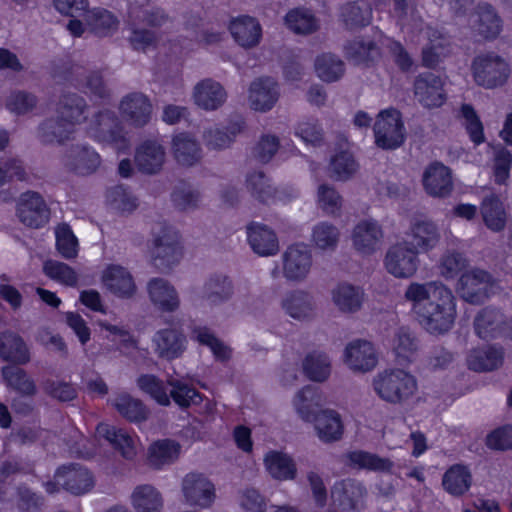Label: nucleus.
I'll return each instance as SVG.
<instances>
[{"mask_svg":"<svg viewBox=\"0 0 512 512\" xmlns=\"http://www.w3.org/2000/svg\"><path fill=\"white\" fill-rule=\"evenodd\" d=\"M472 477L469 470L462 465L451 466L443 475L444 489L454 496L464 494L471 486Z\"/></svg>","mask_w":512,"mask_h":512,"instance_id":"49","label":"nucleus"},{"mask_svg":"<svg viewBox=\"0 0 512 512\" xmlns=\"http://www.w3.org/2000/svg\"><path fill=\"white\" fill-rule=\"evenodd\" d=\"M281 306L285 313L298 321H308L315 316L313 296L303 290H295L285 295Z\"/></svg>","mask_w":512,"mask_h":512,"instance_id":"31","label":"nucleus"},{"mask_svg":"<svg viewBox=\"0 0 512 512\" xmlns=\"http://www.w3.org/2000/svg\"><path fill=\"white\" fill-rule=\"evenodd\" d=\"M54 478L63 489L75 496L87 494L95 486L92 472L79 464L60 467Z\"/></svg>","mask_w":512,"mask_h":512,"instance_id":"17","label":"nucleus"},{"mask_svg":"<svg viewBox=\"0 0 512 512\" xmlns=\"http://www.w3.org/2000/svg\"><path fill=\"white\" fill-rule=\"evenodd\" d=\"M344 464L352 470L390 473L394 466L389 458L365 450H353L344 455Z\"/></svg>","mask_w":512,"mask_h":512,"instance_id":"28","label":"nucleus"},{"mask_svg":"<svg viewBox=\"0 0 512 512\" xmlns=\"http://www.w3.org/2000/svg\"><path fill=\"white\" fill-rule=\"evenodd\" d=\"M86 100L77 94L60 99L55 117L47 118L37 128V137L44 144H63L73 138L76 126L85 119Z\"/></svg>","mask_w":512,"mask_h":512,"instance_id":"3","label":"nucleus"},{"mask_svg":"<svg viewBox=\"0 0 512 512\" xmlns=\"http://www.w3.org/2000/svg\"><path fill=\"white\" fill-rule=\"evenodd\" d=\"M247 235L252 250L258 255L271 256L278 252V238L267 225L253 222L247 226Z\"/></svg>","mask_w":512,"mask_h":512,"instance_id":"32","label":"nucleus"},{"mask_svg":"<svg viewBox=\"0 0 512 512\" xmlns=\"http://www.w3.org/2000/svg\"><path fill=\"white\" fill-rule=\"evenodd\" d=\"M120 111L130 124L143 127L150 121L152 105L143 93L132 92L121 100Z\"/></svg>","mask_w":512,"mask_h":512,"instance_id":"23","label":"nucleus"},{"mask_svg":"<svg viewBox=\"0 0 512 512\" xmlns=\"http://www.w3.org/2000/svg\"><path fill=\"white\" fill-rule=\"evenodd\" d=\"M285 23L296 34H310L318 28L316 18L306 9L291 10L285 17Z\"/></svg>","mask_w":512,"mask_h":512,"instance_id":"61","label":"nucleus"},{"mask_svg":"<svg viewBox=\"0 0 512 512\" xmlns=\"http://www.w3.org/2000/svg\"><path fill=\"white\" fill-rule=\"evenodd\" d=\"M374 134L380 148L394 150L400 147L405 140L401 113L394 108L381 111L374 124Z\"/></svg>","mask_w":512,"mask_h":512,"instance_id":"8","label":"nucleus"},{"mask_svg":"<svg viewBox=\"0 0 512 512\" xmlns=\"http://www.w3.org/2000/svg\"><path fill=\"white\" fill-rule=\"evenodd\" d=\"M394 12L402 30L407 34H423L428 43L421 53L422 65L426 68H436L450 53L449 36L429 25H425L417 9L406 0H393Z\"/></svg>","mask_w":512,"mask_h":512,"instance_id":"2","label":"nucleus"},{"mask_svg":"<svg viewBox=\"0 0 512 512\" xmlns=\"http://www.w3.org/2000/svg\"><path fill=\"white\" fill-rule=\"evenodd\" d=\"M412 303L419 324L430 334L442 335L450 331L457 316L456 297L441 282H413L405 291Z\"/></svg>","mask_w":512,"mask_h":512,"instance_id":"1","label":"nucleus"},{"mask_svg":"<svg viewBox=\"0 0 512 512\" xmlns=\"http://www.w3.org/2000/svg\"><path fill=\"white\" fill-rule=\"evenodd\" d=\"M113 407L130 422H141L148 418L149 410L139 399L121 393L112 400Z\"/></svg>","mask_w":512,"mask_h":512,"instance_id":"45","label":"nucleus"},{"mask_svg":"<svg viewBox=\"0 0 512 512\" xmlns=\"http://www.w3.org/2000/svg\"><path fill=\"white\" fill-rule=\"evenodd\" d=\"M503 350L494 346L474 349L467 358L468 367L477 372L492 371L503 363Z\"/></svg>","mask_w":512,"mask_h":512,"instance_id":"39","label":"nucleus"},{"mask_svg":"<svg viewBox=\"0 0 512 512\" xmlns=\"http://www.w3.org/2000/svg\"><path fill=\"white\" fill-rule=\"evenodd\" d=\"M481 215L487 228L494 232L505 228L507 214L502 201L495 195L487 196L481 203Z\"/></svg>","mask_w":512,"mask_h":512,"instance_id":"44","label":"nucleus"},{"mask_svg":"<svg viewBox=\"0 0 512 512\" xmlns=\"http://www.w3.org/2000/svg\"><path fill=\"white\" fill-rule=\"evenodd\" d=\"M339 238V229L328 222L318 223L312 231V241L320 250H334L338 245Z\"/></svg>","mask_w":512,"mask_h":512,"instance_id":"64","label":"nucleus"},{"mask_svg":"<svg viewBox=\"0 0 512 512\" xmlns=\"http://www.w3.org/2000/svg\"><path fill=\"white\" fill-rule=\"evenodd\" d=\"M341 16L348 29L366 26L372 18V9L365 0L349 3L342 8Z\"/></svg>","mask_w":512,"mask_h":512,"instance_id":"54","label":"nucleus"},{"mask_svg":"<svg viewBox=\"0 0 512 512\" xmlns=\"http://www.w3.org/2000/svg\"><path fill=\"white\" fill-rule=\"evenodd\" d=\"M474 25L480 35L486 39L496 38L502 28L501 19L489 4H480L476 11Z\"/></svg>","mask_w":512,"mask_h":512,"instance_id":"46","label":"nucleus"},{"mask_svg":"<svg viewBox=\"0 0 512 512\" xmlns=\"http://www.w3.org/2000/svg\"><path fill=\"white\" fill-rule=\"evenodd\" d=\"M414 96L425 108L441 107L446 101L444 82L432 72L421 73L414 80Z\"/></svg>","mask_w":512,"mask_h":512,"instance_id":"15","label":"nucleus"},{"mask_svg":"<svg viewBox=\"0 0 512 512\" xmlns=\"http://www.w3.org/2000/svg\"><path fill=\"white\" fill-rule=\"evenodd\" d=\"M234 294L231 279L223 274L211 275L203 284L200 297L210 306H218L229 301Z\"/></svg>","mask_w":512,"mask_h":512,"instance_id":"30","label":"nucleus"},{"mask_svg":"<svg viewBox=\"0 0 512 512\" xmlns=\"http://www.w3.org/2000/svg\"><path fill=\"white\" fill-rule=\"evenodd\" d=\"M49 209L43 197L34 191L20 195L17 202V216L26 226L40 228L49 221Z\"/></svg>","mask_w":512,"mask_h":512,"instance_id":"16","label":"nucleus"},{"mask_svg":"<svg viewBox=\"0 0 512 512\" xmlns=\"http://www.w3.org/2000/svg\"><path fill=\"white\" fill-rule=\"evenodd\" d=\"M293 404L298 415L310 421L314 418V408L320 405V395L315 387L307 385L297 392Z\"/></svg>","mask_w":512,"mask_h":512,"instance_id":"58","label":"nucleus"},{"mask_svg":"<svg viewBox=\"0 0 512 512\" xmlns=\"http://www.w3.org/2000/svg\"><path fill=\"white\" fill-rule=\"evenodd\" d=\"M2 376L6 384L20 394L25 396L35 395V382L24 369L17 366H5L2 368Z\"/></svg>","mask_w":512,"mask_h":512,"instance_id":"56","label":"nucleus"},{"mask_svg":"<svg viewBox=\"0 0 512 512\" xmlns=\"http://www.w3.org/2000/svg\"><path fill=\"white\" fill-rule=\"evenodd\" d=\"M226 98L227 93L223 86L211 78L203 79L193 89L195 104L207 111H213L221 107Z\"/></svg>","mask_w":512,"mask_h":512,"instance_id":"24","label":"nucleus"},{"mask_svg":"<svg viewBox=\"0 0 512 512\" xmlns=\"http://www.w3.org/2000/svg\"><path fill=\"white\" fill-rule=\"evenodd\" d=\"M368 491L363 482L346 478L336 481L331 488V496L343 511H356L363 507Z\"/></svg>","mask_w":512,"mask_h":512,"instance_id":"14","label":"nucleus"},{"mask_svg":"<svg viewBox=\"0 0 512 512\" xmlns=\"http://www.w3.org/2000/svg\"><path fill=\"white\" fill-rule=\"evenodd\" d=\"M131 501L138 512H160L162 507L160 493L148 484L137 486L131 495Z\"/></svg>","mask_w":512,"mask_h":512,"instance_id":"53","label":"nucleus"},{"mask_svg":"<svg viewBox=\"0 0 512 512\" xmlns=\"http://www.w3.org/2000/svg\"><path fill=\"white\" fill-rule=\"evenodd\" d=\"M85 23L97 36H108L118 29L119 21L109 10L95 7L85 13Z\"/></svg>","mask_w":512,"mask_h":512,"instance_id":"40","label":"nucleus"},{"mask_svg":"<svg viewBox=\"0 0 512 512\" xmlns=\"http://www.w3.org/2000/svg\"><path fill=\"white\" fill-rule=\"evenodd\" d=\"M471 69L475 83L485 89L502 87L511 75L509 62L495 52L477 55Z\"/></svg>","mask_w":512,"mask_h":512,"instance_id":"5","label":"nucleus"},{"mask_svg":"<svg viewBox=\"0 0 512 512\" xmlns=\"http://www.w3.org/2000/svg\"><path fill=\"white\" fill-rule=\"evenodd\" d=\"M502 325H506L503 314L493 308H484L474 320L476 334L482 339L501 336Z\"/></svg>","mask_w":512,"mask_h":512,"instance_id":"38","label":"nucleus"},{"mask_svg":"<svg viewBox=\"0 0 512 512\" xmlns=\"http://www.w3.org/2000/svg\"><path fill=\"white\" fill-rule=\"evenodd\" d=\"M304 374L314 382H324L331 374V359L322 352L309 353L303 361Z\"/></svg>","mask_w":512,"mask_h":512,"instance_id":"50","label":"nucleus"},{"mask_svg":"<svg viewBox=\"0 0 512 512\" xmlns=\"http://www.w3.org/2000/svg\"><path fill=\"white\" fill-rule=\"evenodd\" d=\"M329 170L335 180L346 181L358 170V164L348 151H341L331 158Z\"/></svg>","mask_w":512,"mask_h":512,"instance_id":"63","label":"nucleus"},{"mask_svg":"<svg viewBox=\"0 0 512 512\" xmlns=\"http://www.w3.org/2000/svg\"><path fill=\"white\" fill-rule=\"evenodd\" d=\"M104 287L120 298H131L136 292V284L132 274L123 266L109 265L102 274Z\"/></svg>","mask_w":512,"mask_h":512,"instance_id":"22","label":"nucleus"},{"mask_svg":"<svg viewBox=\"0 0 512 512\" xmlns=\"http://www.w3.org/2000/svg\"><path fill=\"white\" fill-rule=\"evenodd\" d=\"M264 464L268 473L275 479L290 480L296 475L295 463L284 453L268 452L264 458Z\"/></svg>","mask_w":512,"mask_h":512,"instance_id":"47","label":"nucleus"},{"mask_svg":"<svg viewBox=\"0 0 512 512\" xmlns=\"http://www.w3.org/2000/svg\"><path fill=\"white\" fill-rule=\"evenodd\" d=\"M129 19L134 24H143L153 28L164 27L171 21L165 9L158 6L133 7L129 11Z\"/></svg>","mask_w":512,"mask_h":512,"instance_id":"51","label":"nucleus"},{"mask_svg":"<svg viewBox=\"0 0 512 512\" xmlns=\"http://www.w3.org/2000/svg\"><path fill=\"white\" fill-rule=\"evenodd\" d=\"M87 133L98 142L111 144L118 151L129 148V140L114 111L104 109L96 113L89 121Z\"/></svg>","mask_w":512,"mask_h":512,"instance_id":"6","label":"nucleus"},{"mask_svg":"<svg viewBox=\"0 0 512 512\" xmlns=\"http://www.w3.org/2000/svg\"><path fill=\"white\" fill-rule=\"evenodd\" d=\"M152 256L154 265L164 271L177 264L182 257V246L178 232L166 225H160L153 239Z\"/></svg>","mask_w":512,"mask_h":512,"instance_id":"7","label":"nucleus"},{"mask_svg":"<svg viewBox=\"0 0 512 512\" xmlns=\"http://www.w3.org/2000/svg\"><path fill=\"white\" fill-rule=\"evenodd\" d=\"M315 429L324 442L337 441L342 437L343 424L338 412L323 410L315 416Z\"/></svg>","mask_w":512,"mask_h":512,"instance_id":"41","label":"nucleus"},{"mask_svg":"<svg viewBox=\"0 0 512 512\" xmlns=\"http://www.w3.org/2000/svg\"><path fill=\"white\" fill-rule=\"evenodd\" d=\"M246 188L252 197L262 203L287 201L298 196V191L293 187L274 188L270 179L262 171H253L247 174Z\"/></svg>","mask_w":512,"mask_h":512,"instance_id":"13","label":"nucleus"},{"mask_svg":"<svg viewBox=\"0 0 512 512\" xmlns=\"http://www.w3.org/2000/svg\"><path fill=\"white\" fill-rule=\"evenodd\" d=\"M151 301L162 311H175L180 304L175 288L165 279L154 278L148 283Z\"/></svg>","mask_w":512,"mask_h":512,"instance_id":"37","label":"nucleus"},{"mask_svg":"<svg viewBox=\"0 0 512 512\" xmlns=\"http://www.w3.org/2000/svg\"><path fill=\"white\" fill-rule=\"evenodd\" d=\"M229 31L235 42L247 49L257 46L262 37L261 25L250 16L233 18L229 24Z\"/></svg>","mask_w":512,"mask_h":512,"instance_id":"26","label":"nucleus"},{"mask_svg":"<svg viewBox=\"0 0 512 512\" xmlns=\"http://www.w3.org/2000/svg\"><path fill=\"white\" fill-rule=\"evenodd\" d=\"M422 183L426 193L432 197L445 198L453 190L451 170L440 162H433L425 169Z\"/></svg>","mask_w":512,"mask_h":512,"instance_id":"21","label":"nucleus"},{"mask_svg":"<svg viewBox=\"0 0 512 512\" xmlns=\"http://www.w3.org/2000/svg\"><path fill=\"white\" fill-rule=\"evenodd\" d=\"M181 487L185 502L190 506L207 509L216 499L215 485L202 473H188L183 478Z\"/></svg>","mask_w":512,"mask_h":512,"instance_id":"10","label":"nucleus"},{"mask_svg":"<svg viewBox=\"0 0 512 512\" xmlns=\"http://www.w3.org/2000/svg\"><path fill=\"white\" fill-rule=\"evenodd\" d=\"M242 129L241 124L235 123L225 129L212 127L204 131L203 141L208 149L222 150L228 148Z\"/></svg>","mask_w":512,"mask_h":512,"instance_id":"55","label":"nucleus"},{"mask_svg":"<svg viewBox=\"0 0 512 512\" xmlns=\"http://www.w3.org/2000/svg\"><path fill=\"white\" fill-rule=\"evenodd\" d=\"M0 358L4 361L18 365L27 364L30 359V351L23 338L12 331L0 334Z\"/></svg>","mask_w":512,"mask_h":512,"instance_id":"36","label":"nucleus"},{"mask_svg":"<svg viewBox=\"0 0 512 512\" xmlns=\"http://www.w3.org/2000/svg\"><path fill=\"white\" fill-rule=\"evenodd\" d=\"M180 445L170 439L159 440L149 448L148 460L150 465L161 468L173 463L179 456Z\"/></svg>","mask_w":512,"mask_h":512,"instance_id":"52","label":"nucleus"},{"mask_svg":"<svg viewBox=\"0 0 512 512\" xmlns=\"http://www.w3.org/2000/svg\"><path fill=\"white\" fill-rule=\"evenodd\" d=\"M344 54L347 59L361 64L377 60L380 57V49L372 40L357 38L345 44Z\"/></svg>","mask_w":512,"mask_h":512,"instance_id":"48","label":"nucleus"},{"mask_svg":"<svg viewBox=\"0 0 512 512\" xmlns=\"http://www.w3.org/2000/svg\"><path fill=\"white\" fill-rule=\"evenodd\" d=\"M278 97V85L272 78H259L251 83L249 100L254 110L269 111Z\"/></svg>","mask_w":512,"mask_h":512,"instance_id":"33","label":"nucleus"},{"mask_svg":"<svg viewBox=\"0 0 512 512\" xmlns=\"http://www.w3.org/2000/svg\"><path fill=\"white\" fill-rule=\"evenodd\" d=\"M186 337L177 328H164L158 330L152 337L154 354L164 360L179 358L186 349Z\"/></svg>","mask_w":512,"mask_h":512,"instance_id":"19","label":"nucleus"},{"mask_svg":"<svg viewBox=\"0 0 512 512\" xmlns=\"http://www.w3.org/2000/svg\"><path fill=\"white\" fill-rule=\"evenodd\" d=\"M384 231L378 221L363 219L352 230L351 239L355 250L363 255H371L382 246Z\"/></svg>","mask_w":512,"mask_h":512,"instance_id":"18","label":"nucleus"},{"mask_svg":"<svg viewBox=\"0 0 512 512\" xmlns=\"http://www.w3.org/2000/svg\"><path fill=\"white\" fill-rule=\"evenodd\" d=\"M170 387L168 395L181 408H187L192 404H199L202 401L201 394L188 383L170 377L167 380Z\"/></svg>","mask_w":512,"mask_h":512,"instance_id":"57","label":"nucleus"},{"mask_svg":"<svg viewBox=\"0 0 512 512\" xmlns=\"http://www.w3.org/2000/svg\"><path fill=\"white\" fill-rule=\"evenodd\" d=\"M315 70L319 78L325 82L339 80L345 71L343 61L332 54H322L316 58Z\"/></svg>","mask_w":512,"mask_h":512,"instance_id":"59","label":"nucleus"},{"mask_svg":"<svg viewBox=\"0 0 512 512\" xmlns=\"http://www.w3.org/2000/svg\"><path fill=\"white\" fill-rule=\"evenodd\" d=\"M495 286V279L487 271L472 269L459 278L457 292L464 301L480 304L488 298Z\"/></svg>","mask_w":512,"mask_h":512,"instance_id":"9","label":"nucleus"},{"mask_svg":"<svg viewBox=\"0 0 512 512\" xmlns=\"http://www.w3.org/2000/svg\"><path fill=\"white\" fill-rule=\"evenodd\" d=\"M106 201L111 209L119 212L130 213L138 206L137 198L122 185L109 188L106 193Z\"/></svg>","mask_w":512,"mask_h":512,"instance_id":"60","label":"nucleus"},{"mask_svg":"<svg viewBox=\"0 0 512 512\" xmlns=\"http://www.w3.org/2000/svg\"><path fill=\"white\" fill-rule=\"evenodd\" d=\"M64 166L79 175H88L100 165V156L87 146L77 145L69 149L63 158Z\"/></svg>","mask_w":512,"mask_h":512,"instance_id":"25","label":"nucleus"},{"mask_svg":"<svg viewBox=\"0 0 512 512\" xmlns=\"http://www.w3.org/2000/svg\"><path fill=\"white\" fill-rule=\"evenodd\" d=\"M344 360L347 366L354 372L366 373L376 367L378 355L371 342L355 340L346 346Z\"/></svg>","mask_w":512,"mask_h":512,"instance_id":"20","label":"nucleus"},{"mask_svg":"<svg viewBox=\"0 0 512 512\" xmlns=\"http://www.w3.org/2000/svg\"><path fill=\"white\" fill-rule=\"evenodd\" d=\"M392 351L396 361L400 364L410 363L418 350V340L406 327L396 330L392 339Z\"/></svg>","mask_w":512,"mask_h":512,"instance_id":"43","label":"nucleus"},{"mask_svg":"<svg viewBox=\"0 0 512 512\" xmlns=\"http://www.w3.org/2000/svg\"><path fill=\"white\" fill-rule=\"evenodd\" d=\"M332 299L340 311L354 313L361 308L364 293L360 287L341 283L332 291Z\"/></svg>","mask_w":512,"mask_h":512,"instance_id":"42","label":"nucleus"},{"mask_svg":"<svg viewBox=\"0 0 512 512\" xmlns=\"http://www.w3.org/2000/svg\"><path fill=\"white\" fill-rule=\"evenodd\" d=\"M171 147L176 162L181 166H194L202 158L200 143L190 133L181 132L174 135Z\"/></svg>","mask_w":512,"mask_h":512,"instance_id":"27","label":"nucleus"},{"mask_svg":"<svg viewBox=\"0 0 512 512\" xmlns=\"http://www.w3.org/2000/svg\"><path fill=\"white\" fill-rule=\"evenodd\" d=\"M372 388L382 401L401 405L416 394L418 385L415 376L404 369L387 368L373 377Z\"/></svg>","mask_w":512,"mask_h":512,"instance_id":"4","label":"nucleus"},{"mask_svg":"<svg viewBox=\"0 0 512 512\" xmlns=\"http://www.w3.org/2000/svg\"><path fill=\"white\" fill-rule=\"evenodd\" d=\"M137 386L142 392L148 394L159 405H170V396L168 395L167 388L164 382L157 376L152 374H143L138 377Z\"/></svg>","mask_w":512,"mask_h":512,"instance_id":"62","label":"nucleus"},{"mask_svg":"<svg viewBox=\"0 0 512 512\" xmlns=\"http://www.w3.org/2000/svg\"><path fill=\"white\" fill-rule=\"evenodd\" d=\"M165 155V149L159 142L147 140L137 148L135 163L141 172L156 174L163 167Z\"/></svg>","mask_w":512,"mask_h":512,"instance_id":"29","label":"nucleus"},{"mask_svg":"<svg viewBox=\"0 0 512 512\" xmlns=\"http://www.w3.org/2000/svg\"><path fill=\"white\" fill-rule=\"evenodd\" d=\"M96 437L103 438L126 459L136 455V441L126 430L100 423L96 427Z\"/></svg>","mask_w":512,"mask_h":512,"instance_id":"35","label":"nucleus"},{"mask_svg":"<svg viewBox=\"0 0 512 512\" xmlns=\"http://www.w3.org/2000/svg\"><path fill=\"white\" fill-rule=\"evenodd\" d=\"M417 255V251L408 246L407 242L397 243L391 246L386 253L385 268L396 278H410L418 269Z\"/></svg>","mask_w":512,"mask_h":512,"instance_id":"11","label":"nucleus"},{"mask_svg":"<svg viewBox=\"0 0 512 512\" xmlns=\"http://www.w3.org/2000/svg\"><path fill=\"white\" fill-rule=\"evenodd\" d=\"M282 263L283 275L287 280L303 281L312 267V252L307 244H292L283 253Z\"/></svg>","mask_w":512,"mask_h":512,"instance_id":"12","label":"nucleus"},{"mask_svg":"<svg viewBox=\"0 0 512 512\" xmlns=\"http://www.w3.org/2000/svg\"><path fill=\"white\" fill-rule=\"evenodd\" d=\"M408 246L419 252H427L433 249L440 240V233L437 226L428 220L414 222L407 234Z\"/></svg>","mask_w":512,"mask_h":512,"instance_id":"34","label":"nucleus"}]
</instances>
